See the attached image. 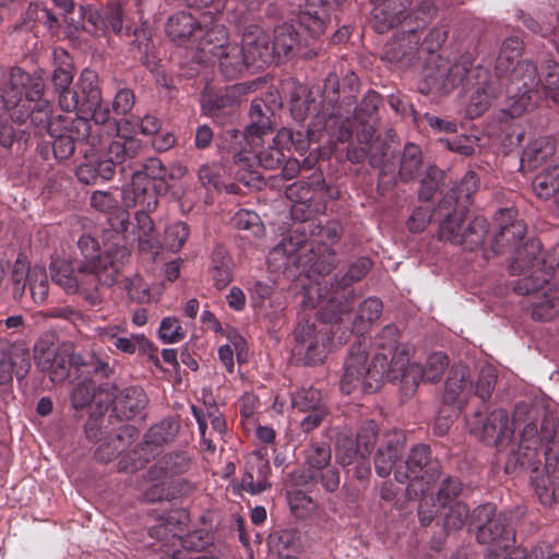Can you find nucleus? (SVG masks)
Segmentation results:
<instances>
[{
    "label": "nucleus",
    "instance_id": "58836bf2",
    "mask_svg": "<svg viewBox=\"0 0 559 559\" xmlns=\"http://www.w3.org/2000/svg\"><path fill=\"white\" fill-rule=\"evenodd\" d=\"M201 23L202 19L198 20L187 11H179L168 17L166 33L173 41L191 48L195 35L201 32Z\"/></svg>",
    "mask_w": 559,
    "mask_h": 559
},
{
    "label": "nucleus",
    "instance_id": "2f4dec72",
    "mask_svg": "<svg viewBox=\"0 0 559 559\" xmlns=\"http://www.w3.org/2000/svg\"><path fill=\"white\" fill-rule=\"evenodd\" d=\"M239 46L243 49L249 66L255 62L266 64L276 61L272 39L259 25L246 27Z\"/></svg>",
    "mask_w": 559,
    "mask_h": 559
},
{
    "label": "nucleus",
    "instance_id": "13d9d810",
    "mask_svg": "<svg viewBox=\"0 0 559 559\" xmlns=\"http://www.w3.org/2000/svg\"><path fill=\"white\" fill-rule=\"evenodd\" d=\"M488 233V222L481 216H476L472 219L462 231V241H459V246L467 251H474L479 248L485 240V236Z\"/></svg>",
    "mask_w": 559,
    "mask_h": 559
},
{
    "label": "nucleus",
    "instance_id": "ddd939ff",
    "mask_svg": "<svg viewBox=\"0 0 559 559\" xmlns=\"http://www.w3.org/2000/svg\"><path fill=\"white\" fill-rule=\"evenodd\" d=\"M510 70L500 76L507 95V108L503 109V114L515 118L534 107L540 99L542 78L536 64L527 60L518 61Z\"/></svg>",
    "mask_w": 559,
    "mask_h": 559
},
{
    "label": "nucleus",
    "instance_id": "774afa93",
    "mask_svg": "<svg viewBox=\"0 0 559 559\" xmlns=\"http://www.w3.org/2000/svg\"><path fill=\"white\" fill-rule=\"evenodd\" d=\"M190 466V459L186 452H175L164 456L163 466H154L150 469L151 478L155 477L159 472L165 474L180 475L186 473Z\"/></svg>",
    "mask_w": 559,
    "mask_h": 559
},
{
    "label": "nucleus",
    "instance_id": "c03bdc74",
    "mask_svg": "<svg viewBox=\"0 0 559 559\" xmlns=\"http://www.w3.org/2000/svg\"><path fill=\"white\" fill-rule=\"evenodd\" d=\"M376 128L371 121H361V129L354 132V138L359 144L367 146L368 159L373 168L384 164L386 155L385 144L379 138H374Z\"/></svg>",
    "mask_w": 559,
    "mask_h": 559
},
{
    "label": "nucleus",
    "instance_id": "603ef678",
    "mask_svg": "<svg viewBox=\"0 0 559 559\" xmlns=\"http://www.w3.org/2000/svg\"><path fill=\"white\" fill-rule=\"evenodd\" d=\"M211 275L218 290L224 289L233 281V261L222 247H216L212 253Z\"/></svg>",
    "mask_w": 559,
    "mask_h": 559
},
{
    "label": "nucleus",
    "instance_id": "f3484780",
    "mask_svg": "<svg viewBox=\"0 0 559 559\" xmlns=\"http://www.w3.org/2000/svg\"><path fill=\"white\" fill-rule=\"evenodd\" d=\"M472 435L488 445L507 444L514 435L513 421L506 409L497 408L488 415L477 409L467 419Z\"/></svg>",
    "mask_w": 559,
    "mask_h": 559
},
{
    "label": "nucleus",
    "instance_id": "6e6552de",
    "mask_svg": "<svg viewBox=\"0 0 559 559\" xmlns=\"http://www.w3.org/2000/svg\"><path fill=\"white\" fill-rule=\"evenodd\" d=\"M372 261L367 257H360L352 262L348 270L342 276L335 274L333 283L328 287L319 283L318 286L310 288L307 293V299L311 308H317L323 304L322 314L328 320H336L342 316H348L355 307V290L352 285L361 281L371 270Z\"/></svg>",
    "mask_w": 559,
    "mask_h": 559
},
{
    "label": "nucleus",
    "instance_id": "cd10ccee",
    "mask_svg": "<svg viewBox=\"0 0 559 559\" xmlns=\"http://www.w3.org/2000/svg\"><path fill=\"white\" fill-rule=\"evenodd\" d=\"M271 466L266 447L251 452L246 461V472L241 478V487L251 495H258L271 487L269 477Z\"/></svg>",
    "mask_w": 559,
    "mask_h": 559
},
{
    "label": "nucleus",
    "instance_id": "a878e982",
    "mask_svg": "<svg viewBox=\"0 0 559 559\" xmlns=\"http://www.w3.org/2000/svg\"><path fill=\"white\" fill-rule=\"evenodd\" d=\"M401 36L388 43L383 48L382 60L397 68H404L415 59H420L419 56V35L416 34V28L412 26V21L406 20L400 26Z\"/></svg>",
    "mask_w": 559,
    "mask_h": 559
},
{
    "label": "nucleus",
    "instance_id": "393cba45",
    "mask_svg": "<svg viewBox=\"0 0 559 559\" xmlns=\"http://www.w3.org/2000/svg\"><path fill=\"white\" fill-rule=\"evenodd\" d=\"M99 429L96 421H87L85 433L87 439L98 440ZM139 438V430L131 425L120 427L119 431L111 438L99 439L100 444L95 451V459L102 463H108L119 456L132 442Z\"/></svg>",
    "mask_w": 559,
    "mask_h": 559
},
{
    "label": "nucleus",
    "instance_id": "e2e57ef3",
    "mask_svg": "<svg viewBox=\"0 0 559 559\" xmlns=\"http://www.w3.org/2000/svg\"><path fill=\"white\" fill-rule=\"evenodd\" d=\"M46 362H49V378L53 383L63 382L70 376L71 369L78 364L76 359L66 349L58 350Z\"/></svg>",
    "mask_w": 559,
    "mask_h": 559
},
{
    "label": "nucleus",
    "instance_id": "39448f33",
    "mask_svg": "<svg viewBox=\"0 0 559 559\" xmlns=\"http://www.w3.org/2000/svg\"><path fill=\"white\" fill-rule=\"evenodd\" d=\"M473 63V55L465 52L452 66L444 69L438 67L435 76L436 85L444 93H449L461 83L471 91L466 107V115L471 119L481 116L503 90L500 75L491 74L483 64Z\"/></svg>",
    "mask_w": 559,
    "mask_h": 559
},
{
    "label": "nucleus",
    "instance_id": "864d4df0",
    "mask_svg": "<svg viewBox=\"0 0 559 559\" xmlns=\"http://www.w3.org/2000/svg\"><path fill=\"white\" fill-rule=\"evenodd\" d=\"M320 110V104L317 97L313 96L312 92H309L305 98H301L300 96H293L290 102V114L292 117L298 121L302 122L307 118H309V122H311L312 117ZM310 123H308L309 126ZM323 134H326L325 131H322L321 133L310 134L308 131V135L311 139L320 140Z\"/></svg>",
    "mask_w": 559,
    "mask_h": 559
},
{
    "label": "nucleus",
    "instance_id": "5701e85b",
    "mask_svg": "<svg viewBox=\"0 0 559 559\" xmlns=\"http://www.w3.org/2000/svg\"><path fill=\"white\" fill-rule=\"evenodd\" d=\"M131 185L122 190V201L127 207L155 211L158 198L168 191L167 181H153L146 177H129Z\"/></svg>",
    "mask_w": 559,
    "mask_h": 559
},
{
    "label": "nucleus",
    "instance_id": "4c0bfd02",
    "mask_svg": "<svg viewBox=\"0 0 559 559\" xmlns=\"http://www.w3.org/2000/svg\"><path fill=\"white\" fill-rule=\"evenodd\" d=\"M353 309L348 316H343V321H338L340 326L345 325L349 334H355L356 337H366L364 334L369 329L370 324L376 321L382 312V302L376 297L365 299L358 307L357 313L353 319Z\"/></svg>",
    "mask_w": 559,
    "mask_h": 559
},
{
    "label": "nucleus",
    "instance_id": "69168bd1",
    "mask_svg": "<svg viewBox=\"0 0 559 559\" xmlns=\"http://www.w3.org/2000/svg\"><path fill=\"white\" fill-rule=\"evenodd\" d=\"M178 432V425L170 420L165 419L152 426L145 433V448L159 447L164 443L171 441Z\"/></svg>",
    "mask_w": 559,
    "mask_h": 559
},
{
    "label": "nucleus",
    "instance_id": "a19ab883",
    "mask_svg": "<svg viewBox=\"0 0 559 559\" xmlns=\"http://www.w3.org/2000/svg\"><path fill=\"white\" fill-rule=\"evenodd\" d=\"M190 516L185 509H175L158 519V523L150 527L152 538L165 542H175L187 527Z\"/></svg>",
    "mask_w": 559,
    "mask_h": 559
},
{
    "label": "nucleus",
    "instance_id": "ea45409f",
    "mask_svg": "<svg viewBox=\"0 0 559 559\" xmlns=\"http://www.w3.org/2000/svg\"><path fill=\"white\" fill-rule=\"evenodd\" d=\"M243 53V49L238 44L229 43L207 63H217L218 72L225 80H236L250 67Z\"/></svg>",
    "mask_w": 559,
    "mask_h": 559
},
{
    "label": "nucleus",
    "instance_id": "6ab92c4d",
    "mask_svg": "<svg viewBox=\"0 0 559 559\" xmlns=\"http://www.w3.org/2000/svg\"><path fill=\"white\" fill-rule=\"evenodd\" d=\"M396 356H403L405 359L402 368H397L399 373H401L397 381H401L405 395L414 394L419 382H438L449 365L448 356L441 352L431 354L425 365L409 364L406 353Z\"/></svg>",
    "mask_w": 559,
    "mask_h": 559
},
{
    "label": "nucleus",
    "instance_id": "37998d69",
    "mask_svg": "<svg viewBox=\"0 0 559 559\" xmlns=\"http://www.w3.org/2000/svg\"><path fill=\"white\" fill-rule=\"evenodd\" d=\"M556 143L549 136H540L531 141L523 150L521 155V166L530 170H535L543 166L554 156Z\"/></svg>",
    "mask_w": 559,
    "mask_h": 559
},
{
    "label": "nucleus",
    "instance_id": "f257e3e1",
    "mask_svg": "<svg viewBox=\"0 0 559 559\" xmlns=\"http://www.w3.org/2000/svg\"><path fill=\"white\" fill-rule=\"evenodd\" d=\"M250 123L245 131L227 129L217 138L223 157L231 162L230 171L247 187L261 189L264 179L259 168H280L285 155L278 135H273L274 111L263 98H254L249 109Z\"/></svg>",
    "mask_w": 559,
    "mask_h": 559
},
{
    "label": "nucleus",
    "instance_id": "3c124183",
    "mask_svg": "<svg viewBox=\"0 0 559 559\" xmlns=\"http://www.w3.org/2000/svg\"><path fill=\"white\" fill-rule=\"evenodd\" d=\"M423 167V153L418 145L414 143L405 144L401 158L399 177L401 181L408 182L418 177Z\"/></svg>",
    "mask_w": 559,
    "mask_h": 559
},
{
    "label": "nucleus",
    "instance_id": "0eeeda50",
    "mask_svg": "<svg viewBox=\"0 0 559 559\" xmlns=\"http://www.w3.org/2000/svg\"><path fill=\"white\" fill-rule=\"evenodd\" d=\"M321 183L320 180L314 181L313 185L300 180L287 187L286 194L293 201L290 215L294 225L289 235L270 250L266 258L267 265H283V261H287L286 254L308 240V234L312 229L310 223H317L318 218L316 216L325 211L324 203L317 200L318 187Z\"/></svg>",
    "mask_w": 559,
    "mask_h": 559
},
{
    "label": "nucleus",
    "instance_id": "4d7b16f0",
    "mask_svg": "<svg viewBox=\"0 0 559 559\" xmlns=\"http://www.w3.org/2000/svg\"><path fill=\"white\" fill-rule=\"evenodd\" d=\"M399 329L389 324L385 325L373 338L371 344L372 349L376 353H382L388 356V365L393 355L406 353L405 350L399 349Z\"/></svg>",
    "mask_w": 559,
    "mask_h": 559
},
{
    "label": "nucleus",
    "instance_id": "bb28decb",
    "mask_svg": "<svg viewBox=\"0 0 559 559\" xmlns=\"http://www.w3.org/2000/svg\"><path fill=\"white\" fill-rule=\"evenodd\" d=\"M126 328L122 325H111L100 330L99 336L103 342L110 343L118 352L122 354L133 355L139 350L140 354L146 355L150 359L157 358V347L143 333L122 335Z\"/></svg>",
    "mask_w": 559,
    "mask_h": 559
},
{
    "label": "nucleus",
    "instance_id": "bf43d9fd",
    "mask_svg": "<svg viewBox=\"0 0 559 559\" xmlns=\"http://www.w3.org/2000/svg\"><path fill=\"white\" fill-rule=\"evenodd\" d=\"M437 13V7L432 0H421L415 9L409 12L404 11L401 14V21H399L394 26H402L406 20L412 21V26L416 28V34L418 31L424 29L426 25L433 19Z\"/></svg>",
    "mask_w": 559,
    "mask_h": 559
},
{
    "label": "nucleus",
    "instance_id": "052dcab7",
    "mask_svg": "<svg viewBox=\"0 0 559 559\" xmlns=\"http://www.w3.org/2000/svg\"><path fill=\"white\" fill-rule=\"evenodd\" d=\"M534 190L539 198L559 199V165L544 169L533 182Z\"/></svg>",
    "mask_w": 559,
    "mask_h": 559
},
{
    "label": "nucleus",
    "instance_id": "9d476101",
    "mask_svg": "<svg viewBox=\"0 0 559 559\" xmlns=\"http://www.w3.org/2000/svg\"><path fill=\"white\" fill-rule=\"evenodd\" d=\"M287 261H283V265H267L271 272H282L287 278H298L305 275L309 280L318 276L314 284L308 286L305 290L304 304L306 307L311 305L307 299V293L310 288L318 286L322 283V286L328 282V287L333 283V276L328 277L332 270L336 266V253L331 247L324 246L323 248L313 247V243L304 241L297 249L286 254Z\"/></svg>",
    "mask_w": 559,
    "mask_h": 559
},
{
    "label": "nucleus",
    "instance_id": "423d86ee",
    "mask_svg": "<svg viewBox=\"0 0 559 559\" xmlns=\"http://www.w3.org/2000/svg\"><path fill=\"white\" fill-rule=\"evenodd\" d=\"M368 348L367 337H356V342L350 346L340 383L343 393L350 394L360 391L364 394H371L381 388L384 379L389 382L399 380L397 368H402L404 357L393 355L388 365V356L376 353L369 362Z\"/></svg>",
    "mask_w": 559,
    "mask_h": 559
},
{
    "label": "nucleus",
    "instance_id": "f704fd0d",
    "mask_svg": "<svg viewBox=\"0 0 559 559\" xmlns=\"http://www.w3.org/2000/svg\"><path fill=\"white\" fill-rule=\"evenodd\" d=\"M405 437L402 430L392 429L384 433L374 456V469L378 476H389L402 456Z\"/></svg>",
    "mask_w": 559,
    "mask_h": 559
},
{
    "label": "nucleus",
    "instance_id": "20e7f679",
    "mask_svg": "<svg viewBox=\"0 0 559 559\" xmlns=\"http://www.w3.org/2000/svg\"><path fill=\"white\" fill-rule=\"evenodd\" d=\"M558 425L554 417H545L540 425L528 423L521 432L516 463L521 467L537 469L543 450L546 477L537 479L535 491L540 502H559V445L556 441Z\"/></svg>",
    "mask_w": 559,
    "mask_h": 559
},
{
    "label": "nucleus",
    "instance_id": "dca6fc26",
    "mask_svg": "<svg viewBox=\"0 0 559 559\" xmlns=\"http://www.w3.org/2000/svg\"><path fill=\"white\" fill-rule=\"evenodd\" d=\"M472 522L477 525L476 538L480 544L489 545L485 559H498L515 542V532L511 518L504 513L496 515V507L485 503L472 513Z\"/></svg>",
    "mask_w": 559,
    "mask_h": 559
},
{
    "label": "nucleus",
    "instance_id": "79ce46f5",
    "mask_svg": "<svg viewBox=\"0 0 559 559\" xmlns=\"http://www.w3.org/2000/svg\"><path fill=\"white\" fill-rule=\"evenodd\" d=\"M472 391L468 369L463 366L452 368L445 381L444 402L457 404L461 408Z\"/></svg>",
    "mask_w": 559,
    "mask_h": 559
},
{
    "label": "nucleus",
    "instance_id": "f8f14e48",
    "mask_svg": "<svg viewBox=\"0 0 559 559\" xmlns=\"http://www.w3.org/2000/svg\"><path fill=\"white\" fill-rule=\"evenodd\" d=\"M118 124L117 136L111 141L110 154L118 158L120 166V178L128 180L129 177L138 175L152 179L153 181H167L168 169L163 165L159 158H144V145L140 139L123 133L124 127L129 120H122Z\"/></svg>",
    "mask_w": 559,
    "mask_h": 559
},
{
    "label": "nucleus",
    "instance_id": "b1692460",
    "mask_svg": "<svg viewBox=\"0 0 559 559\" xmlns=\"http://www.w3.org/2000/svg\"><path fill=\"white\" fill-rule=\"evenodd\" d=\"M200 34L195 35L191 48H195L200 62L207 63L228 45V31L209 13L202 15Z\"/></svg>",
    "mask_w": 559,
    "mask_h": 559
},
{
    "label": "nucleus",
    "instance_id": "a18cd8bd",
    "mask_svg": "<svg viewBox=\"0 0 559 559\" xmlns=\"http://www.w3.org/2000/svg\"><path fill=\"white\" fill-rule=\"evenodd\" d=\"M53 64L51 82L59 98L66 91L72 90L73 60L64 49L56 48L53 50Z\"/></svg>",
    "mask_w": 559,
    "mask_h": 559
},
{
    "label": "nucleus",
    "instance_id": "c756f323",
    "mask_svg": "<svg viewBox=\"0 0 559 559\" xmlns=\"http://www.w3.org/2000/svg\"><path fill=\"white\" fill-rule=\"evenodd\" d=\"M344 0H307L298 13V23L305 26L312 37L322 36L331 15Z\"/></svg>",
    "mask_w": 559,
    "mask_h": 559
},
{
    "label": "nucleus",
    "instance_id": "6e6d98bb",
    "mask_svg": "<svg viewBox=\"0 0 559 559\" xmlns=\"http://www.w3.org/2000/svg\"><path fill=\"white\" fill-rule=\"evenodd\" d=\"M522 51L523 41L519 37L513 36L503 40L496 60L495 73L500 76L507 74L514 67L513 64Z\"/></svg>",
    "mask_w": 559,
    "mask_h": 559
},
{
    "label": "nucleus",
    "instance_id": "8fccbe9b",
    "mask_svg": "<svg viewBox=\"0 0 559 559\" xmlns=\"http://www.w3.org/2000/svg\"><path fill=\"white\" fill-rule=\"evenodd\" d=\"M513 263L522 270L540 271L542 242L539 239L531 238L522 242L513 252Z\"/></svg>",
    "mask_w": 559,
    "mask_h": 559
},
{
    "label": "nucleus",
    "instance_id": "1a4fd4ad",
    "mask_svg": "<svg viewBox=\"0 0 559 559\" xmlns=\"http://www.w3.org/2000/svg\"><path fill=\"white\" fill-rule=\"evenodd\" d=\"M156 0H108L98 9L92 5L80 7L82 27L94 35L112 32L127 34L132 32L136 22H142L144 13L154 8Z\"/></svg>",
    "mask_w": 559,
    "mask_h": 559
},
{
    "label": "nucleus",
    "instance_id": "4be33fe9",
    "mask_svg": "<svg viewBox=\"0 0 559 559\" xmlns=\"http://www.w3.org/2000/svg\"><path fill=\"white\" fill-rule=\"evenodd\" d=\"M514 207L501 209L496 216L498 231L493 236L491 250L495 254L512 253L524 240L526 224L516 218Z\"/></svg>",
    "mask_w": 559,
    "mask_h": 559
},
{
    "label": "nucleus",
    "instance_id": "7c9ffc66",
    "mask_svg": "<svg viewBox=\"0 0 559 559\" xmlns=\"http://www.w3.org/2000/svg\"><path fill=\"white\" fill-rule=\"evenodd\" d=\"M466 213L464 205L454 207L448 198H442L435 207V222L439 223V239L453 245L462 241L461 235Z\"/></svg>",
    "mask_w": 559,
    "mask_h": 559
},
{
    "label": "nucleus",
    "instance_id": "de8ad7c7",
    "mask_svg": "<svg viewBox=\"0 0 559 559\" xmlns=\"http://www.w3.org/2000/svg\"><path fill=\"white\" fill-rule=\"evenodd\" d=\"M153 211L138 210L135 221L138 226L139 249L155 258L159 253V240L155 233L153 219L150 213Z\"/></svg>",
    "mask_w": 559,
    "mask_h": 559
},
{
    "label": "nucleus",
    "instance_id": "e433bc0d",
    "mask_svg": "<svg viewBox=\"0 0 559 559\" xmlns=\"http://www.w3.org/2000/svg\"><path fill=\"white\" fill-rule=\"evenodd\" d=\"M112 404V414L119 420H130L138 416L147 405L148 399L140 386H129L116 395L107 394Z\"/></svg>",
    "mask_w": 559,
    "mask_h": 559
},
{
    "label": "nucleus",
    "instance_id": "a211bd4d",
    "mask_svg": "<svg viewBox=\"0 0 559 559\" xmlns=\"http://www.w3.org/2000/svg\"><path fill=\"white\" fill-rule=\"evenodd\" d=\"M297 24L304 31H307L308 37H302L293 22H284L274 27L272 45L274 46L276 61L282 58L300 57L311 59L317 56L318 46L316 41L320 36L312 37L305 26L298 22Z\"/></svg>",
    "mask_w": 559,
    "mask_h": 559
},
{
    "label": "nucleus",
    "instance_id": "0e129e2a",
    "mask_svg": "<svg viewBox=\"0 0 559 559\" xmlns=\"http://www.w3.org/2000/svg\"><path fill=\"white\" fill-rule=\"evenodd\" d=\"M542 70L539 95L542 96L543 93L559 103V63L551 59L546 60Z\"/></svg>",
    "mask_w": 559,
    "mask_h": 559
},
{
    "label": "nucleus",
    "instance_id": "680f3d73",
    "mask_svg": "<svg viewBox=\"0 0 559 559\" xmlns=\"http://www.w3.org/2000/svg\"><path fill=\"white\" fill-rule=\"evenodd\" d=\"M292 405L301 413L326 407L321 391L312 386L300 388L292 393Z\"/></svg>",
    "mask_w": 559,
    "mask_h": 559
},
{
    "label": "nucleus",
    "instance_id": "5fc2aeb1",
    "mask_svg": "<svg viewBox=\"0 0 559 559\" xmlns=\"http://www.w3.org/2000/svg\"><path fill=\"white\" fill-rule=\"evenodd\" d=\"M312 226L311 231L308 234V241L313 243V247L324 246L331 247L336 243L342 236V226L338 222L331 221L322 225L320 221L310 223Z\"/></svg>",
    "mask_w": 559,
    "mask_h": 559
},
{
    "label": "nucleus",
    "instance_id": "9b49d317",
    "mask_svg": "<svg viewBox=\"0 0 559 559\" xmlns=\"http://www.w3.org/2000/svg\"><path fill=\"white\" fill-rule=\"evenodd\" d=\"M92 126L87 118L59 115L50 127L48 133L51 140L41 141L36 151L39 157L49 166L68 160L74 153L78 143L87 142L96 145V140L91 135Z\"/></svg>",
    "mask_w": 559,
    "mask_h": 559
},
{
    "label": "nucleus",
    "instance_id": "4468645a",
    "mask_svg": "<svg viewBox=\"0 0 559 559\" xmlns=\"http://www.w3.org/2000/svg\"><path fill=\"white\" fill-rule=\"evenodd\" d=\"M323 306L319 310V317L301 319L294 330V352L305 365L322 364L328 354V344L331 334H336L341 329L338 321L328 320L322 314Z\"/></svg>",
    "mask_w": 559,
    "mask_h": 559
},
{
    "label": "nucleus",
    "instance_id": "2eb2a0df",
    "mask_svg": "<svg viewBox=\"0 0 559 559\" xmlns=\"http://www.w3.org/2000/svg\"><path fill=\"white\" fill-rule=\"evenodd\" d=\"M317 99L320 110L312 117L309 124L310 134L326 132L330 141L345 142L350 138V121L343 119L337 105L340 99V80L336 73L330 72Z\"/></svg>",
    "mask_w": 559,
    "mask_h": 559
},
{
    "label": "nucleus",
    "instance_id": "412c9836",
    "mask_svg": "<svg viewBox=\"0 0 559 559\" xmlns=\"http://www.w3.org/2000/svg\"><path fill=\"white\" fill-rule=\"evenodd\" d=\"M441 465L438 460L432 459L429 445L419 443L412 448L405 462V472L394 471V477L399 483L411 480L412 483L420 479V491L428 490L429 485L440 476Z\"/></svg>",
    "mask_w": 559,
    "mask_h": 559
},
{
    "label": "nucleus",
    "instance_id": "72a5a7b5",
    "mask_svg": "<svg viewBox=\"0 0 559 559\" xmlns=\"http://www.w3.org/2000/svg\"><path fill=\"white\" fill-rule=\"evenodd\" d=\"M332 457L331 445L326 441H313L305 450V465L307 471L295 472L292 479L297 486H307L317 479V471L330 465Z\"/></svg>",
    "mask_w": 559,
    "mask_h": 559
},
{
    "label": "nucleus",
    "instance_id": "c9c22d12",
    "mask_svg": "<svg viewBox=\"0 0 559 559\" xmlns=\"http://www.w3.org/2000/svg\"><path fill=\"white\" fill-rule=\"evenodd\" d=\"M91 205L105 214H108V225L110 231H112L116 238L126 239V233L130 225L129 214L121 210L118 201L109 193L105 191H95L91 197Z\"/></svg>",
    "mask_w": 559,
    "mask_h": 559
},
{
    "label": "nucleus",
    "instance_id": "09e8293b",
    "mask_svg": "<svg viewBox=\"0 0 559 559\" xmlns=\"http://www.w3.org/2000/svg\"><path fill=\"white\" fill-rule=\"evenodd\" d=\"M478 187L479 178L477 174L469 170L443 198H448L454 207L464 205V211L467 212V207L472 204V198L478 190Z\"/></svg>",
    "mask_w": 559,
    "mask_h": 559
},
{
    "label": "nucleus",
    "instance_id": "473e14b6",
    "mask_svg": "<svg viewBox=\"0 0 559 559\" xmlns=\"http://www.w3.org/2000/svg\"><path fill=\"white\" fill-rule=\"evenodd\" d=\"M111 143L106 152L97 157L87 158L76 169L79 181L85 185H95L98 180L106 181L114 178L116 174L120 176V166L122 163L110 154Z\"/></svg>",
    "mask_w": 559,
    "mask_h": 559
},
{
    "label": "nucleus",
    "instance_id": "7ed1b4c3",
    "mask_svg": "<svg viewBox=\"0 0 559 559\" xmlns=\"http://www.w3.org/2000/svg\"><path fill=\"white\" fill-rule=\"evenodd\" d=\"M44 90L45 83L40 75L13 67L9 82L0 88V118L8 116L19 124L29 120L35 134L49 133L55 118L51 104L41 99Z\"/></svg>",
    "mask_w": 559,
    "mask_h": 559
},
{
    "label": "nucleus",
    "instance_id": "c85d7f7f",
    "mask_svg": "<svg viewBox=\"0 0 559 559\" xmlns=\"http://www.w3.org/2000/svg\"><path fill=\"white\" fill-rule=\"evenodd\" d=\"M240 87L233 85L215 90L206 86L202 93V108L206 115L216 121H223L234 114L239 103Z\"/></svg>",
    "mask_w": 559,
    "mask_h": 559
},
{
    "label": "nucleus",
    "instance_id": "aec40b11",
    "mask_svg": "<svg viewBox=\"0 0 559 559\" xmlns=\"http://www.w3.org/2000/svg\"><path fill=\"white\" fill-rule=\"evenodd\" d=\"M98 73L88 68L84 69L71 91H66L59 97V106L63 111L83 112L95 110L102 103Z\"/></svg>",
    "mask_w": 559,
    "mask_h": 559
},
{
    "label": "nucleus",
    "instance_id": "49530a36",
    "mask_svg": "<svg viewBox=\"0 0 559 559\" xmlns=\"http://www.w3.org/2000/svg\"><path fill=\"white\" fill-rule=\"evenodd\" d=\"M382 102L381 95L374 91H369L362 98L360 105L356 108L352 118L343 117V119L350 121V138L346 141L354 139V132L361 129V121H371L376 128L378 121V109Z\"/></svg>",
    "mask_w": 559,
    "mask_h": 559
},
{
    "label": "nucleus",
    "instance_id": "f03ea898",
    "mask_svg": "<svg viewBox=\"0 0 559 559\" xmlns=\"http://www.w3.org/2000/svg\"><path fill=\"white\" fill-rule=\"evenodd\" d=\"M120 239L105 245L100 253L98 241L90 235H82L78 248L85 261L52 260L49 265L52 282L69 295L79 294L91 307L99 306L104 290L117 282L130 258V251L120 243Z\"/></svg>",
    "mask_w": 559,
    "mask_h": 559
},
{
    "label": "nucleus",
    "instance_id": "338daca9",
    "mask_svg": "<svg viewBox=\"0 0 559 559\" xmlns=\"http://www.w3.org/2000/svg\"><path fill=\"white\" fill-rule=\"evenodd\" d=\"M28 290L35 304L46 301L49 292L48 276L43 267L35 266L27 275Z\"/></svg>",
    "mask_w": 559,
    "mask_h": 559
}]
</instances>
